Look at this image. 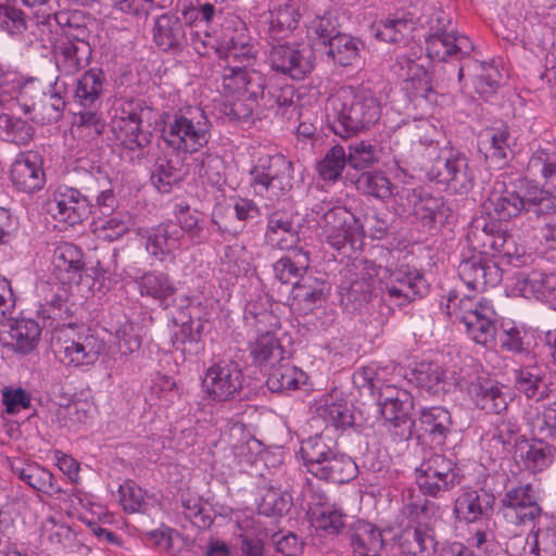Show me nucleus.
I'll use <instances>...</instances> for the list:
<instances>
[{
	"instance_id": "obj_1",
	"label": "nucleus",
	"mask_w": 556,
	"mask_h": 556,
	"mask_svg": "<svg viewBox=\"0 0 556 556\" xmlns=\"http://www.w3.org/2000/svg\"><path fill=\"white\" fill-rule=\"evenodd\" d=\"M224 0H192L181 10L182 18L173 11L154 20L152 38L155 46L174 54L192 49L199 55L214 48L212 23L224 13Z\"/></svg>"
},
{
	"instance_id": "obj_2",
	"label": "nucleus",
	"mask_w": 556,
	"mask_h": 556,
	"mask_svg": "<svg viewBox=\"0 0 556 556\" xmlns=\"http://www.w3.org/2000/svg\"><path fill=\"white\" fill-rule=\"evenodd\" d=\"M327 110L331 130L342 138H351L379 121L381 102L367 86H348L329 97Z\"/></svg>"
},
{
	"instance_id": "obj_3",
	"label": "nucleus",
	"mask_w": 556,
	"mask_h": 556,
	"mask_svg": "<svg viewBox=\"0 0 556 556\" xmlns=\"http://www.w3.org/2000/svg\"><path fill=\"white\" fill-rule=\"evenodd\" d=\"M484 208L497 222H508L523 211L536 216H549L556 214V195L538 185L527 186L521 195L505 184L496 182L488 194Z\"/></svg>"
},
{
	"instance_id": "obj_4",
	"label": "nucleus",
	"mask_w": 556,
	"mask_h": 556,
	"mask_svg": "<svg viewBox=\"0 0 556 556\" xmlns=\"http://www.w3.org/2000/svg\"><path fill=\"white\" fill-rule=\"evenodd\" d=\"M211 121L197 106L180 108L163 114L162 139L173 151L193 154L205 147L211 138Z\"/></svg>"
},
{
	"instance_id": "obj_5",
	"label": "nucleus",
	"mask_w": 556,
	"mask_h": 556,
	"mask_svg": "<svg viewBox=\"0 0 556 556\" xmlns=\"http://www.w3.org/2000/svg\"><path fill=\"white\" fill-rule=\"evenodd\" d=\"M300 456L307 472L319 480L343 484L358 473L355 462L338 453L331 440L324 434H315L301 442Z\"/></svg>"
},
{
	"instance_id": "obj_6",
	"label": "nucleus",
	"mask_w": 556,
	"mask_h": 556,
	"mask_svg": "<svg viewBox=\"0 0 556 556\" xmlns=\"http://www.w3.org/2000/svg\"><path fill=\"white\" fill-rule=\"evenodd\" d=\"M445 312L454 324L465 327L466 333L476 343L488 345L495 340L498 316L492 301L476 296L459 298L456 292H450Z\"/></svg>"
},
{
	"instance_id": "obj_7",
	"label": "nucleus",
	"mask_w": 556,
	"mask_h": 556,
	"mask_svg": "<svg viewBox=\"0 0 556 556\" xmlns=\"http://www.w3.org/2000/svg\"><path fill=\"white\" fill-rule=\"evenodd\" d=\"M250 175L254 194L270 202L288 198L293 188V164L280 153L258 157Z\"/></svg>"
},
{
	"instance_id": "obj_8",
	"label": "nucleus",
	"mask_w": 556,
	"mask_h": 556,
	"mask_svg": "<svg viewBox=\"0 0 556 556\" xmlns=\"http://www.w3.org/2000/svg\"><path fill=\"white\" fill-rule=\"evenodd\" d=\"M381 300L397 307L425 298L430 292V285L424 274L415 266L402 264L394 269L381 267Z\"/></svg>"
},
{
	"instance_id": "obj_9",
	"label": "nucleus",
	"mask_w": 556,
	"mask_h": 556,
	"mask_svg": "<svg viewBox=\"0 0 556 556\" xmlns=\"http://www.w3.org/2000/svg\"><path fill=\"white\" fill-rule=\"evenodd\" d=\"M381 266L368 260H355L344 269L341 302L353 311L361 309L380 291Z\"/></svg>"
},
{
	"instance_id": "obj_10",
	"label": "nucleus",
	"mask_w": 556,
	"mask_h": 556,
	"mask_svg": "<svg viewBox=\"0 0 556 556\" xmlns=\"http://www.w3.org/2000/svg\"><path fill=\"white\" fill-rule=\"evenodd\" d=\"M89 180L81 189L66 185L55 189L49 208L54 219L75 226L88 218L92 213V195L98 191L97 179L90 176Z\"/></svg>"
},
{
	"instance_id": "obj_11",
	"label": "nucleus",
	"mask_w": 556,
	"mask_h": 556,
	"mask_svg": "<svg viewBox=\"0 0 556 556\" xmlns=\"http://www.w3.org/2000/svg\"><path fill=\"white\" fill-rule=\"evenodd\" d=\"M417 483L424 495L439 496L459 485L465 475L457 462L441 453H433L417 470Z\"/></svg>"
},
{
	"instance_id": "obj_12",
	"label": "nucleus",
	"mask_w": 556,
	"mask_h": 556,
	"mask_svg": "<svg viewBox=\"0 0 556 556\" xmlns=\"http://www.w3.org/2000/svg\"><path fill=\"white\" fill-rule=\"evenodd\" d=\"M244 375L240 364L232 359L213 363L205 371L202 386L214 402L242 401Z\"/></svg>"
},
{
	"instance_id": "obj_13",
	"label": "nucleus",
	"mask_w": 556,
	"mask_h": 556,
	"mask_svg": "<svg viewBox=\"0 0 556 556\" xmlns=\"http://www.w3.org/2000/svg\"><path fill=\"white\" fill-rule=\"evenodd\" d=\"M75 325L67 323L59 331L53 333L52 346L66 365L75 367L93 365L103 349V342L93 334H79L72 338Z\"/></svg>"
},
{
	"instance_id": "obj_14",
	"label": "nucleus",
	"mask_w": 556,
	"mask_h": 556,
	"mask_svg": "<svg viewBox=\"0 0 556 556\" xmlns=\"http://www.w3.org/2000/svg\"><path fill=\"white\" fill-rule=\"evenodd\" d=\"M428 175L437 184L445 185L456 193L468 192L475 180L468 157L454 149L442 151L432 164Z\"/></svg>"
},
{
	"instance_id": "obj_15",
	"label": "nucleus",
	"mask_w": 556,
	"mask_h": 556,
	"mask_svg": "<svg viewBox=\"0 0 556 556\" xmlns=\"http://www.w3.org/2000/svg\"><path fill=\"white\" fill-rule=\"evenodd\" d=\"M503 516L515 525L535 522L543 514L539 491L532 483L513 486L501 498Z\"/></svg>"
},
{
	"instance_id": "obj_16",
	"label": "nucleus",
	"mask_w": 556,
	"mask_h": 556,
	"mask_svg": "<svg viewBox=\"0 0 556 556\" xmlns=\"http://www.w3.org/2000/svg\"><path fill=\"white\" fill-rule=\"evenodd\" d=\"M269 66L276 73L294 80H303L314 68V52L303 45H274L267 56Z\"/></svg>"
},
{
	"instance_id": "obj_17",
	"label": "nucleus",
	"mask_w": 556,
	"mask_h": 556,
	"mask_svg": "<svg viewBox=\"0 0 556 556\" xmlns=\"http://www.w3.org/2000/svg\"><path fill=\"white\" fill-rule=\"evenodd\" d=\"M422 0H415L412 9H399L394 13L377 18L371 24L372 35L384 42L396 43L404 40L421 23Z\"/></svg>"
},
{
	"instance_id": "obj_18",
	"label": "nucleus",
	"mask_w": 556,
	"mask_h": 556,
	"mask_svg": "<svg viewBox=\"0 0 556 556\" xmlns=\"http://www.w3.org/2000/svg\"><path fill=\"white\" fill-rule=\"evenodd\" d=\"M320 227L326 242L340 251L355 243L362 226L346 207L333 206L323 214Z\"/></svg>"
},
{
	"instance_id": "obj_19",
	"label": "nucleus",
	"mask_w": 556,
	"mask_h": 556,
	"mask_svg": "<svg viewBox=\"0 0 556 556\" xmlns=\"http://www.w3.org/2000/svg\"><path fill=\"white\" fill-rule=\"evenodd\" d=\"M458 276L469 289L483 292L502 281L503 270L488 254L475 253L459 263Z\"/></svg>"
},
{
	"instance_id": "obj_20",
	"label": "nucleus",
	"mask_w": 556,
	"mask_h": 556,
	"mask_svg": "<svg viewBox=\"0 0 556 556\" xmlns=\"http://www.w3.org/2000/svg\"><path fill=\"white\" fill-rule=\"evenodd\" d=\"M427 56L432 61H462L473 51L471 40L455 30L444 34H427L425 38Z\"/></svg>"
},
{
	"instance_id": "obj_21",
	"label": "nucleus",
	"mask_w": 556,
	"mask_h": 556,
	"mask_svg": "<svg viewBox=\"0 0 556 556\" xmlns=\"http://www.w3.org/2000/svg\"><path fill=\"white\" fill-rule=\"evenodd\" d=\"M299 13L292 5H283L262 13L256 22L261 39L270 45L280 43L298 27Z\"/></svg>"
},
{
	"instance_id": "obj_22",
	"label": "nucleus",
	"mask_w": 556,
	"mask_h": 556,
	"mask_svg": "<svg viewBox=\"0 0 556 556\" xmlns=\"http://www.w3.org/2000/svg\"><path fill=\"white\" fill-rule=\"evenodd\" d=\"M43 161L38 152L21 153L11 166L10 178L13 186L26 193H34L43 188L46 174Z\"/></svg>"
},
{
	"instance_id": "obj_23",
	"label": "nucleus",
	"mask_w": 556,
	"mask_h": 556,
	"mask_svg": "<svg viewBox=\"0 0 556 556\" xmlns=\"http://www.w3.org/2000/svg\"><path fill=\"white\" fill-rule=\"evenodd\" d=\"M467 393L477 408L486 414L500 415L508 407V393L498 381L478 377L467 387Z\"/></svg>"
},
{
	"instance_id": "obj_24",
	"label": "nucleus",
	"mask_w": 556,
	"mask_h": 556,
	"mask_svg": "<svg viewBox=\"0 0 556 556\" xmlns=\"http://www.w3.org/2000/svg\"><path fill=\"white\" fill-rule=\"evenodd\" d=\"M507 230L491 216L475 217L467 229L466 240L472 250L483 254H495Z\"/></svg>"
},
{
	"instance_id": "obj_25",
	"label": "nucleus",
	"mask_w": 556,
	"mask_h": 556,
	"mask_svg": "<svg viewBox=\"0 0 556 556\" xmlns=\"http://www.w3.org/2000/svg\"><path fill=\"white\" fill-rule=\"evenodd\" d=\"M377 401L381 415L394 427L406 424L414 408L413 395L393 384H382L378 390Z\"/></svg>"
},
{
	"instance_id": "obj_26",
	"label": "nucleus",
	"mask_w": 556,
	"mask_h": 556,
	"mask_svg": "<svg viewBox=\"0 0 556 556\" xmlns=\"http://www.w3.org/2000/svg\"><path fill=\"white\" fill-rule=\"evenodd\" d=\"M264 240L268 247L276 250L301 248L292 213L275 210L268 214Z\"/></svg>"
},
{
	"instance_id": "obj_27",
	"label": "nucleus",
	"mask_w": 556,
	"mask_h": 556,
	"mask_svg": "<svg viewBox=\"0 0 556 556\" xmlns=\"http://www.w3.org/2000/svg\"><path fill=\"white\" fill-rule=\"evenodd\" d=\"M52 273L62 285L78 283L85 269L81 249L71 242H60L52 254Z\"/></svg>"
},
{
	"instance_id": "obj_28",
	"label": "nucleus",
	"mask_w": 556,
	"mask_h": 556,
	"mask_svg": "<svg viewBox=\"0 0 556 556\" xmlns=\"http://www.w3.org/2000/svg\"><path fill=\"white\" fill-rule=\"evenodd\" d=\"M495 496L484 490H464L455 500L453 513L457 520L466 523L489 518L494 509Z\"/></svg>"
},
{
	"instance_id": "obj_29",
	"label": "nucleus",
	"mask_w": 556,
	"mask_h": 556,
	"mask_svg": "<svg viewBox=\"0 0 556 556\" xmlns=\"http://www.w3.org/2000/svg\"><path fill=\"white\" fill-rule=\"evenodd\" d=\"M42 86L38 78L20 77L12 67L0 59V106L9 98L31 100L41 98Z\"/></svg>"
},
{
	"instance_id": "obj_30",
	"label": "nucleus",
	"mask_w": 556,
	"mask_h": 556,
	"mask_svg": "<svg viewBox=\"0 0 556 556\" xmlns=\"http://www.w3.org/2000/svg\"><path fill=\"white\" fill-rule=\"evenodd\" d=\"M452 210L443 197L424 193L414 217L421 229L434 236L447 224Z\"/></svg>"
},
{
	"instance_id": "obj_31",
	"label": "nucleus",
	"mask_w": 556,
	"mask_h": 556,
	"mask_svg": "<svg viewBox=\"0 0 556 556\" xmlns=\"http://www.w3.org/2000/svg\"><path fill=\"white\" fill-rule=\"evenodd\" d=\"M556 448L542 439L521 440L515 457L522 464V468L531 473L546 470L555 460Z\"/></svg>"
},
{
	"instance_id": "obj_32",
	"label": "nucleus",
	"mask_w": 556,
	"mask_h": 556,
	"mask_svg": "<svg viewBox=\"0 0 556 556\" xmlns=\"http://www.w3.org/2000/svg\"><path fill=\"white\" fill-rule=\"evenodd\" d=\"M451 413L443 406L422 407L418 417L420 434L431 443L441 446L452 431Z\"/></svg>"
},
{
	"instance_id": "obj_33",
	"label": "nucleus",
	"mask_w": 556,
	"mask_h": 556,
	"mask_svg": "<svg viewBox=\"0 0 556 556\" xmlns=\"http://www.w3.org/2000/svg\"><path fill=\"white\" fill-rule=\"evenodd\" d=\"M482 149L486 160L497 167H502L514 159L516 139L507 125L486 129L483 134Z\"/></svg>"
},
{
	"instance_id": "obj_34",
	"label": "nucleus",
	"mask_w": 556,
	"mask_h": 556,
	"mask_svg": "<svg viewBox=\"0 0 556 556\" xmlns=\"http://www.w3.org/2000/svg\"><path fill=\"white\" fill-rule=\"evenodd\" d=\"M409 381L431 394L447 393L456 386L455 378L434 362L418 363L410 372Z\"/></svg>"
},
{
	"instance_id": "obj_35",
	"label": "nucleus",
	"mask_w": 556,
	"mask_h": 556,
	"mask_svg": "<svg viewBox=\"0 0 556 556\" xmlns=\"http://www.w3.org/2000/svg\"><path fill=\"white\" fill-rule=\"evenodd\" d=\"M353 556H379L384 540L381 530L372 523L356 521L346 532Z\"/></svg>"
},
{
	"instance_id": "obj_36",
	"label": "nucleus",
	"mask_w": 556,
	"mask_h": 556,
	"mask_svg": "<svg viewBox=\"0 0 556 556\" xmlns=\"http://www.w3.org/2000/svg\"><path fill=\"white\" fill-rule=\"evenodd\" d=\"M91 46H76L67 39H58L53 56L58 71L63 75H74L85 68L91 59Z\"/></svg>"
},
{
	"instance_id": "obj_37",
	"label": "nucleus",
	"mask_w": 556,
	"mask_h": 556,
	"mask_svg": "<svg viewBox=\"0 0 556 556\" xmlns=\"http://www.w3.org/2000/svg\"><path fill=\"white\" fill-rule=\"evenodd\" d=\"M181 239V228L177 224L162 223L148 232L146 249L151 256L163 261L180 247Z\"/></svg>"
},
{
	"instance_id": "obj_38",
	"label": "nucleus",
	"mask_w": 556,
	"mask_h": 556,
	"mask_svg": "<svg viewBox=\"0 0 556 556\" xmlns=\"http://www.w3.org/2000/svg\"><path fill=\"white\" fill-rule=\"evenodd\" d=\"M106 77L101 68L86 71L77 80L74 101L85 109H99L102 103Z\"/></svg>"
},
{
	"instance_id": "obj_39",
	"label": "nucleus",
	"mask_w": 556,
	"mask_h": 556,
	"mask_svg": "<svg viewBox=\"0 0 556 556\" xmlns=\"http://www.w3.org/2000/svg\"><path fill=\"white\" fill-rule=\"evenodd\" d=\"M545 377V370L536 364L521 366L514 370L515 388L529 400L543 401L548 396Z\"/></svg>"
},
{
	"instance_id": "obj_40",
	"label": "nucleus",
	"mask_w": 556,
	"mask_h": 556,
	"mask_svg": "<svg viewBox=\"0 0 556 556\" xmlns=\"http://www.w3.org/2000/svg\"><path fill=\"white\" fill-rule=\"evenodd\" d=\"M11 468L15 476L38 492L49 496L64 493L53 473L38 464L14 463Z\"/></svg>"
},
{
	"instance_id": "obj_41",
	"label": "nucleus",
	"mask_w": 556,
	"mask_h": 556,
	"mask_svg": "<svg viewBox=\"0 0 556 556\" xmlns=\"http://www.w3.org/2000/svg\"><path fill=\"white\" fill-rule=\"evenodd\" d=\"M235 26L236 35H232L227 40V64H239L251 68L256 60V50L253 45L248 42L245 23L239 17L235 16L230 20Z\"/></svg>"
},
{
	"instance_id": "obj_42",
	"label": "nucleus",
	"mask_w": 556,
	"mask_h": 556,
	"mask_svg": "<svg viewBox=\"0 0 556 556\" xmlns=\"http://www.w3.org/2000/svg\"><path fill=\"white\" fill-rule=\"evenodd\" d=\"M328 288L325 281H318L312 276L301 277L291 289L288 302L292 307L300 311H312L313 307L324 301Z\"/></svg>"
},
{
	"instance_id": "obj_43",
	"label": "nucleus",
	"mask_w": 556,
	"mask_h": 556,
	"mask_svg": "<svg viewBox=\"0 0 556 556\" xmlns=\"http://www.w3.org/2000/svg\"><path fill=\"white\" fill-rule=\"evenodd\" d=\"M141 296L151 298L166 307L167 300L177 291L174 280L168 274L160 270H150L136 279Z\"/></svg>"
},
{
	"instance_id": "obj_44",
	"label": "nucleus",
	"mask_w": 556,
	"mask_h": 556,
	"mask_svg": "<svg viewBox=\"0 0 556 556\" xmlns=\"http://www.w3.org/2000/svg\"><path fill=\"white\" fill-rule=\"evenodd\" d=\"M40 333L41 329L37 321L23 318L10 323L8 331L10 341H5L3 337H0V340L15 352L28 354L37 346Z\"/></svg>"
},
{
	"instance_id": "obj_45",
	"label": "nucleus",
	"mask_w": 556,
	"mask_h": 556,
	"mask_svg": "<svg viewBox=\"0 0 556 556\" xmlns=\"http://www.w3.org/2000/svg\"><path fill=\"white\" fill-rule=\"evenodd\" d=\"M287 255L279 258L274 264L275 278L281 283L294 286L303 276V273L309 266L308 252L303 248L286 250Z\"/></svg>"
},
{
	"instance_id": "obj_46",
	"label": "nucleus",
	"mask_w": 556,
	"mask_h": 556,
	"mask_svg": "<svg viewBox=\"0 0 556 556\" xmlns=\"http://www.w3.org/2000/svg\"><path fill=\"white\" fill-rule=\"evenodd\" d=\"M397 545L405 556H431L437 542L427 530L417 526H407L397 536Z\"/></svg>"
},
{
	"instance_id": "obj_47",
	"label": "nucleus",
	"mask_w": 556,
	"mask_h": 556,
	"mask_svg": "<svg viewBox=\"0 0 556 556\" xmlns=\"http://www.w3.org/2000/svg\"><path fill=\"white\" fill-rule=\"evenodd\" d=\"M517 286L525 296L533 295L547 303L556 301V274L533 270L529 275L521 276Z\"/></svg>"
},
{
	"instance_id": "obj_48",
	"label": "nucleus",
	"mask_w": 556,
	"mask_h": 556,
	"mask_svg": "<svg viewBox=\"0 0 556 556\" xmlns=\"http://www.w3.org/2000/svg\"><path fill=\"white\" fill-rule=\"evenodd\" d=\"M295 98L296 92L293 86L270 84L267 87L266 93L262 97L260 106L265 110H275L282 117L290 113L288 116L290 118L292 115L299 114Z\"/></svg>"
},
{
	"instance_id": "obj_49",
	"label": "nucleus",
	"mask_w": 556,
	"mask_h": 556,
	"mask_svg": "<svg viewBox=\"0 0 556 556\" xmlns=\"http://www.w3.org/2000/svg\"><path fill=\"white\" fill-rule=\"evenodd\" d=\"M143 123L122 122L111 123L112 131L121 144L130 151H139L144 155L146 149L151 144L152 132L142 129Z\"/></svg>"
},
{
	"instance_id": "obj_50",
	"label": "nucleus",
	"mask_w": 556,
	"mask_h": 556,
	"mask_svg": "<svg viewBox=\"0 0 556 556\" xmlns=\"http://www.w3.org/2000/svg\"><path fill=\"white\" fill-rule=\"evenodd\" d=\"M521 440H526V435L521 434V426L514 418H500L491 431V441L495 447H500V453L508 455L513 450H518Z\"/></svg>"
},
{
	"instance_id": "obj_51",
	"label": "nucleus",
	"mask_w": 556,
	"mask_h": 556,
	"mask_svg": "<svg viewBox=\"0 0 556 556\" xmlns=\"http://www.w3.org/2000/svg\"><path fill=\"white\" fill-rule=\"evenodd\" d=\"M293 505V498L289 490L269 485L262 490L257 511L267 517H281L289 513Z\"/></svg>"
},
{
	"instance_id": "obj_52",
	"label": "nucleus",
	"mask_w": 556,
	"mask_h": 556,
	"mask_svg": "<svg viewBox=\"0 0 556 556\" xmlns=\"http://www.w3.org/2000/svg\"><path fill=\"white\" fill-rule=\"evenodd\" d=\"M526 172L533 178H541L545 185L556 187V149L535 150L527 164Z\"/></svg>"
},
{
	"instance_id": "obj_53",
	"label": "nucleus",
	"mask_w": 556,
	"mask_h": 556,
	"mask_svg": "<svg viewBox=\"0 0 556 556\" xmlns=\"http://www.w3.org/2000/svg\"><path fill=\"white\" fill-rule=\"evenodd\" d=\"M305 380V372L287 362L271 368L266 386L271 392L282 393L299 389Z\"/></svg>"
},
{
	"instance_id": "obj_54",
	"label": "nucleus",
	"mask_w": 556,
	"mask_h": 556,
	"mask_svg": "<svg viewBox=\"0 0 556 556\" xmlns=\"http://www.w3.org/2000/svg\"><path fill=\"white\" fill-rule=\"evenodd\" d=\"M364 43L350 35L340 34L328 45L327 54L341 66H352L359 61Z\"/></svg>"
},
{
	"instance_id": "obj_55",
	"label": "nucleus",
	"mask_w": 556,
	"mask_h": 556,
	"mask_svg": "<svg viewBox=\"0 0 556 556\" xmlns=\"http://www.w3.org/2000/svg\"><path fill=\"white\" fill-rule=\"evenodd\" d=\"M283 353L285 351L279 340L270 331L260 334L255 341L250 344V356L255 365H264L274 361H282Z\"/></svg>"
},
{
	"instance_id": "obj_56",
	"label": "nucleus",
	"mask_w": 556,
	"mask_h": 556,
	"mask_svg": "<svg viewBox=\"0 0 556 556\" xmlns=\"http://www.w3.org/2000/svg\"><path fill=\"white\" fill-rule=\"evenodd\" d=\"M175 215L182 236L187 233L195 244H202L206 241L207 238L202 226L203 219L200 212L191 211L188 204L180 203L175 205Z\"/></svg>"
},
{
	"instance_id": "obj_57",
	"label": "nucleus",
	"mask_w": 556,
	"mask_h": 556,
	"mask_svg": "<svg viewBox=\"0 0 556 556\" xmlns=\"http://www.w3.org/2000/svg\"><path fill=\"white\" fill-rule=\"evenodd\" d=\"M346 165V152L343 147L337 144L329 149L316 164V170L321 180L336 182Z\"/></svg>"
},
{
	"instance_id": "obj_58",
	"label": "nucleus",
	"mask_w": 556,
	"mask_h": 556,
	"mask_svg": "<svg viewBox=\"0 0 556 556\" xmlns=\"http://www.w3.org/2000/svg\"><path fill=\"white\" fill-rule=\"evenodd\" d=\"M394 186L382 172H364L356 180L358 190L383 202L391 199Z\"/></svg>"
},
{
	"instance_id": "obj_59",
	"label": "nucleus",
	"mask_w": 556,
	"mask_h": 556,
	"mask_svg": "<svg viewBox=\"0 0 556 556\" xmlns=\"http://www.w3.org/2000/svg\"><path fill=\"white\" fill-rule=\"evenodd\" d=\"M317 410L325 422L336 429H346L354 424V417L346 401L339 400L334 402L326 399Z\"/></svg>"
},
{
	"instance_id": "obj_60",
	"label": "nucleus",
	"mask_w": 556,
	"mask_h": 556,
	"mask_svg": "<svg viewBox=\"0 0 556 556\" xmlns=\"http://www.w3.org/2000/svg\"><path fill=\"white\" fill-rule=\"evenodd\" d=\"M181 179L177 162L166 156H159L152 168L151 181L161 192H169L173 185Z\"/></svg>"
},
{
	"instance_id": "obj_61",
	"label": "nucleus",
	"mask_w": 556,
	"mask_h": 556,
	"mask_svg": "<svg viewBox=\"0 0 556 556\" xmlns=\"http://www.w3.org/2000/svg\"><path fill=\"white\" fill-rule=\"evenodd\" d=\"M531 535V555L556 556V518L548 519L532 531Z\"/></svg>"
},
{
	"instance_id": "obj_62",
	"label": "nucleus",
	"mask_w": 556,
	"mask_h": 556,
	"mask_svg": "<svg viewBox=\"0 0 556 556\" xmlns=\"http://www.w3.org/2000/svg\"><path fill=\"white\" fill-rule=\"evenodd\" d=\"M0 130L18 146H26L35 135V128L27 121L5 113L0 114Z\"/></svg>"
},
{
	"instance_id": "obj_63",
	"label": "nucleus",
	"mask_w": 556,
	"mask_h": 556,
	"mask_svg": "<svg viewBox=\"0 0 556 556\" xmlns=\"http://www.w3.org/2000/svg\"><path fill=\"white\" fill-rule=\"evenodd\" d=\"M9 0H0V28L11 37H22L27 30L24 12L9 4Z\"/></svg>"
},
{
	"instance_id": "obj_64",
	"label": "nucleus",
	"mask_w": 556,
	"mask_h": 556,
	"mask_svg": "<svg viewBox=\"0 0 556 556\" xmlns=\"http://www.w3.org/2000/svg\"><path fill=\"white\" fill-rule=\"evenodd\" d=\"M150 111L151 108L143 99L124 98L116 101L111 123L116 124L118 121L143 123L144 113Z\"/></svg>"
}]
</instances>
